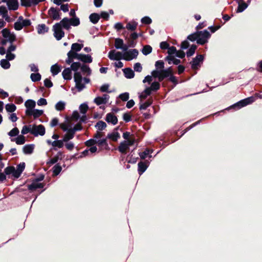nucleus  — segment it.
<instances>
[{
	"instance_id": "50",
	"label": "nucleus",
	"mask_w": 262,
	"mask_h": 262,
	"mask_svg": "<svg viewBox=\"0 0 262 262\" xmlns=\"http://www.w3.org/2000/svg\"><path fill=\"white\" fill-rule=\"evenodd\" d=\"M0 64L1 67L5 69H8L10 67V64L7 59H2Z\"/></svg>"
},
{
	"instance_id": "3",
	"label": "nucleus",
	"mask_w": 262,
	"mask_h": 262,
	"mask_svg": "<svg viewBox=\"0 0 262 262\" xmlns=\"http://www.w3.org/2000/svg\"><path fill=\"white\" fill-rule=\"evenodd\" d=\"M62 27V26L60 21L59 23H56L53 26L54 36L58 40H60L64 35Z\"/></svg>"
},
{
	"instance_id": "43",
	"label": "nucleus",
	"mask_w": 262,
	"mask_h": 262,
	"mask_svg": "<svg viewBox=\"0 0 262 262\" xmlns=\"http://www.w3.org/2000/svg\"><path fill=\"white\" fill-rule=\"evenodd\" d=\"M68 53L69 54V56L72 57L73 60L77 59L80 60L81 54L77 53V52H74L73 51H70L68 52Z\"/></svg>"
},
{
	"instance_id": "55",
	"label": "nucleus",
	"mask_w": 262,
	"mask_h": 262,
	"mask_svg": "<svg viewBox=\"0 0 262 262\" xmlns=\"http://www.w3.org/2000/svg\"><path fill=\"white\" fill-rule=\"evenodd\" d=\"M196 49V46L195 45H192L189 49L188 51L187 52V56H191L193 55L195 52V51Z\"/></svg>"
},
{
	"instance_id": "23",
	"label": "nucleus",
	"mask_w": 262,
	"mask_h": 262,
	"mask_svg": "<svg viewBox=\"0 0 262 262\" xmlns=\"http://www.w3.org/2000/svg\"><path fill=\"white\" fill-rule=\"evenodd\" d=\"M75 134L70 129L67 133L63 136L62 140L63 142H67L69 140L72 139L74 137Z\"/></svg>"
},
{
	"instance_id": "49",
	"label": "nucleus",
	"mask_w": 262,
	"mask_h": 262,
	"mask_svg": "<svg viewBox=\"0 0 262 262\" xmlns=\"http://www.w3.org/2000/svg\"><path fill=\"white\" fill-rule=\"evenodd\" d=\"M151 51L152 48L149 45L145 46L142 50V53L145 55L149 54L151 52Z\"/></svg>"
},
{
	"instance_id": "2",
	"label": "nucleus",
	"mask_w": 262,
	"mask_h": 262,
	"mask_svg": "<svg viewBox=\"0 0 262 262\" xmlns=\"http://www.w3.org/2000/svg\"><path fill=\"white\" fill-rule=\"evenodd\" d=\"M62 28L66 30H69L71 26H78L80 24V20L77 17L68 18L65 17L60 21Z\"/></svg>"
},
{
	"instance_id": "44",
	"label": "nucleus",
	"mask_w": 262,
	"mask_h": 262,
	"mask_svg": "<svg viewBox=\"0 0 262 262\" xmlns=\"http://www.w3.org/2000/svg\"><path fill=\"white\" fill-rule=\"evenodd\" d=\"M95 127L98 130H102L105 128L106 127V124L102 121H99L96 123Z\"/></svg>"
},
{
	"instance_id": "58",
	"label": "nucleus",
	"mask_w": 262,
	"mask_h": 262,
	"mask_svg": "<svg viewBox=\"0 0 262 262\" xmlns=\"http://www.w3.org/2000/svg\"><path fill=\"white\" fill-rule=\"evenodd\" d=\"M151 153L149 149H146L144 151L139 154V156L142 159H144Z\"/></svg>"
},
{
	"instance_id": "29",
	"label": "nucleus",
	"mask_w": 262,
	"mask_h": 262,
	"mask_svg": "<svg viewBox=\"0 0 262 262\" xmlns=\"http://www.w3.org/2000/svg\"><path fill=\"white\" fill-rule=\"evenodd\" d=\"M149 89H150L146 88L145 90L140 94V101H144V100H145L148 96L150 95L151 93Z\"/></svg>"
},
{
	"instance_id": "27",
	"label": "nucleus",
	"mask_w": 262,
	"mask_h": 262,
	"mask_svg": "<svg viewBox=\"0 0 262 262\" xmlns=\"http://www.w3.org/2000/svg\"><path fill=\"white\" fill-rule=\"evenodd\" d=\"M123 71L125 77L127 78L130 79L135 76L134 71L130 68H125Z\"/></svg>"
},
{
	"instance_id": "40",
	"label": "nucleus",
	"mask_w": 262,
	"mask_h": 262,
	"mask_svg": "<svg viewBox=\"0 0 262 262\" xmlns=\"http://www.w3.org/2000/svg\"><path fill=\"white\" fill-rule=\"evenodd\" d=\"M147 166L143 162H139L138 163V171L140 175H141L147 169Z\"/></svg>"
},
{
	"instance_id": "59",
	"label": "nucleus",
	"mask_w": 262,
	"mask_h": 262,
	"mask_svg": "<svg viewBox=\"0 0 262 262\" xmlns=\"http://www.w3.org/2000/svg\"><path fill=\"white\" fill-rule=\"evenodd\" d=\"M187 38L192 41L196 40V42L198 43V32L189 35L188 36Z\"/></svg>"
},
{
	"instance_id": "60",
	"label": "nucleus",
	"mask_w": 262,
	"mask_h": 262,
	"mask_svg": "<svg viewBox=\"0 0 262 262\" xmlns=\"http://www.w3.org/2000/svg\"><path fill=\"white\" fill-rule=\"evenodd\" d=\"M19 133V130L17 128L15 127L13 128L10 132H9L8 135L11 137L16 136Z\"/></svg>"
},
{
	"instance_id": "10",
	"label": "nucleus",
	"mask_w": 262,
	"mask_h": 262,
	"mask_svg": "<svg viewBox=\"0 0 262 262\" xmlns=\"http://www.w3.org/2000/svg\"><path fill=\"white\" fill-rule=\"evenodd\" d=\"M108 58L112 60L123 59V53L116 51L115 50L110 51L108 55Z\"/></svg>"
},
{
	"instance_id": "48",
	"label": "nucleus",
	"mask_w": 262,
	"mask_h": 262,
	"mask_svg": "<svg viewBox=\"0 0 262 262\" xmlns=\"http://www.w3.org/2000/svg\"><path fill=\"white\" fill-rule=\"evenodd\" d=\"M63 141L62 140H55L52 142V145L53 147L62 148L63 146Z\"/></svg>"
},
{
	"instance_id": "15",
	"label": "nucleus",
	"mask_w": 262,
	"mask_h": 262,
	"mask_svg": "<svg viewBox=\"0 0 262 262\" xmlns=\"http://www.w3.org/2000/svg\"><path fill=\"white\" fill-rule=\"evenodd\" d=\"M172 74V70L171 67L166 69L161 70V76L159 77V81H162L165 78L167 77Z\"/></svg>"
},
{
	"instance_id": "61",
	"label": "nucleus",
	"mask_w": 262,
	"mask_h": 262,
	"mask_svg": "<svg viewBox=\"0 0 262 262\" xmlns=\"http://www.w3.org/2000/svg\"><path fill=\"white\" fill-rule=\"evenodd\" d=\"M81 70L82 72L87 73L88 75H90L91 74V69L88 66L86 65L81 66Z\"/></svg>"
},
{
	"instance_id": "54",
	"label": "nucleus",
	"mask_w": 262,
	"mask_h": 262,
	"mask_svg": "<svg viewBox=\"0 0 262 262\" xmlns=\"http://www.w3.org/2000/svg\"><path fill=\"white\" fill-rule=\"evenodd\" d=\"M15 142L17 144L21 145L25 142V138L24 136L20 135L15 139Z\"/></svg>"
},
{
	"instance_id": "25",
	"label": "nucleus",
	"mask_w": 262,
	"mask_h": 262,
	"mask_svg": "<svg viewBox=\"0 0 262 262\" xmlns=\"http://www.w3.org/2000/svg\"><path fill=\"white\" fill-rule=\"evenodd\" d=\"M62 76L64 79L66 80H70L72 78V75H71V70L70 68H66L65 69L62 73Z\"/></svg>"
},
{
	"instance_id": "31",
	"label": "nucleus",
	"mask_w": 262,
	"mask_h": 262,
	"mask_svg": "<svg viewBox=\"0 0 262 262\" xmlns=\"http://www.w3.org/2000/svg\"><path fill=\"white\" fill-rule=\"evenodd\" d=\"M34 149L33 144L26 145L23 147V152L25 154H31L32 153Z\"/></svg>"
},
{
	"instance_id": "42",
	"label": "nucleus",
	"mask_w": 262,
	"mask_h": 262,
	"mask_svg": "<svg viewBox=\"0 0 262 262\" xmlns=\"http://www.w3.org/2000/svg\"><path fill=\"white\" fill-rule=\"evenodd\" d=\"M25 105L26 108H34L36 105V102L33 100L29 99L25 102Z\"/></svg>"
},
{
	"instance_id": "38",
	"label": "nucleus",
	"mask_w": 262,
	"mask_h": 262,
	"mask_svg": "<svg viewBox=\"0 0 262 262\" xmlns=\"http://www.w3.org/2000/svg\"><path fill=\"white\" fill-rule=\"evenodd\" d=\"M90 19L93 24H96L100 19V15L97 13H92L90 15Z\"/></svg>"
},
{
	"instance_id": "47",
	"label": "nucleus",
	"mask_w": 262,
	"mask_h": 262,
	"mask_svg": "<svg viewBox=\"0 0 262 262\" xmlns=\"http://www.w3.org/2000/svg\"><path fill=\"white\" fill-rule=\"evenodd\" d=\"M30 78L33 82L39 81L41 79V75L38 73H32L31 74Z\"/></svg>"
},
{
	"instance_id": "16",
	"label": "nucleus",
	"mask_w": 262,
	"mask_h": 262,
	"mask_svg": "<svg viewBox=\"0 0 262 262\" xmlns=\"http://www.w3.org/2000/svg\"><path fill=\"white\" fill-rule=\"evenodd\" d=\"M115 47L117 49H122L125 51L127 50V46L124 45L123 41L122 39L116 38L115 41Z\"/></svg>"
},
{
	"instance_id": "6",
	"label": "nucleus",
	"mask_w": 262,
	"mask_h": 262,
	"mask_svg": "<svg viewBox=\"0 0 262 262\" xmlns=\"http://www.w3.org/2000/svg\"><path fill=\"white\" fill-rule=\"evenodd\" d=\"M30 25L31 21L29 19H24L22 17H19L14 24V28L16 30H20L24 27L29 26Z\"/></svg>"
},
{
	"instance_id": "11",
	"label": "nucleus",
	"mask_w": 262,
	"mask_h": 262,
	"mask_svg": "<svg viewBox=\"0 0 262 262\" xmlns=\"http://www.w3.org/2000/svg\"><path fill=\"white\" fill-rule=\"evenodd\" d=\"M255 100L253 97H250L242 100L239 101L235 104L233 106L237 107L238 108H241L244 106H245L249 104L252 103Z\"/></svg>"
},
{
	"instance_id": "39",
	"label": "nucleus",
	"mask_w": 262,
	"mask_h": 262,
	"mask_svg": "<svg viewBox=\"0 0 262 262\" xmlns=\"http://www.w3.org/2000/svg\"><path fill=\"white\" fill-rule=\"evenodd\" d=\"M65 106L66 103L64 101H60L55 104V107L57 111H61L65 108Z\"/></svg>"
},
{
	"instance_id": "37",
	"label": "nucleus",
	"mask_w": 262,
	"mask_h": 262,
	"mask_svg": "<svg viewBox=\"0 0 262 262\" xmlns=\"http://www.w3.org/2000/svg\"><path fill=\"white\" fill-rule=\"evenodd\" d=\"M37 29L38 34H44L48 31V28L45 24L38 25Z\"/></svg>"
},
{
	"instance_id": "45",
	"label": "nucleus",
	"mask_w": 262,
	"mask_h": 262,
	"mask_svg": "<svg viewBox=\"0 0 262 262\" xmlns=\"http://www.w3.org/2000/svg\"><path fill=\"white\" fill-rule=\"evenodd\" d=\"M5 108L7 112L13 113L16 110V107L14 104L8 103L6 105Z\"/></svg>"
},
{
	"instance_id": "33",
	"label": "nucleus",
	"mask_w": 262,
	"mask_h": 262,
	"mask_svg": "<svg viewBox=\"0 0 262 262\" xmlns=\"http://www.w3.org/2000/svg\"><path fill=\"white\" fill-rule=\"evenodd\" d=\"M123 138L125 139L124 141H130L133 140L134 143L136 141L134 136L130 134V133L126 132L123 134Z\"/></svg>"
},
{
	"instance_id": "8",
	"label": "nucleus",
	"mask_w": 262,
	"mask_h": 262,
	"mask_svg": "<svg viewBox=\"0 0 262 262\" xmlns=\"http://www.w3.org/2000/svg\"><path fill=\"white\" fill-rule=\"evenodd\" d=\"M138 55V51L136 49H131L123 53V59L127 61L136 58Z\"/></svg>"
},
{
	"instance_id": "35",
	"label": "nucleus",
	"mask_w": 262,
	"mask_h": 262,
	"mask_svg": "<svg viewBox=\"0 0 262 262\" xmlns=\"http://www.w3.org/2000/svg\"><path fill=\"white\" fill-rule=\"evenodd\" d=\"M83 44H79L78 43H74L72 45L71 50L70 51H73L74 52H79L83 48Z\"/></svg>"
},
{
	"instance_id": "51",
	"label": "nucleus",
	"mask_w": 262,
	"mask_h": 262,
	"mask_svg": "<svg viewBox=\"0 0 262 262\" xmlns=\"http://www.w3.org/2000/svg\"><path fill=\"white\" fill-rule=\"evenodd\" d=\"M147 89H150V93L151 91H157L160 88V84L158 82H154L152 83L150 87L146 88Z\"/></svg>"
},
{
	"instance_id": "46",
	"label": "nucleus",
	"mask_w": 262,
	"mask_h": 262,
	"mask_svg": "<svg viewBox=\"0 0 262 262\" xmlns=\"http://www.w3.org/2000/svg\"><path fill=\"white\" fill-rule=\"evenodd\" d=\"M89 109V106L86 103H83L79 106V110L81 114L85 115Z\"/></svg>"
},
{
	"instance_id": "52",
	"label": "nucleus",
	"mask_w": 262,
	"mask_h": 262,
	"mask_svg": "<svg viewBox=\"0 0 262 262\" xmlns=\"http://www.w3.org/2000/svg\"><path fill=\"white\" fill-rule=\"evenodd\" d=\"M61 169L62 168L60 165H55L53 168V176H57L60 172Z\"/></svg>"
},
{
	"instance_id": "26",
	"label": "nucleus",
	"mask_w": 262,
	"mask_h": 262,
	"mask_svg": "<svg viewBox=\"0 0 262 262\" xmlns=\"http://www.w3.org/2000/svg\"><path fill=\"white\" fill-rule=\"evenodd\" d=\"M61 67L58 64H55L51 67V72L53 76L58 74L61 71Z\"/></svg>"
},
{
	"instance_id": "9",
	"label": "nucleus",
	"mask_w": 262,
	"mask_h": 262,
	"mask_svg": "<svg viewBox=\"0 0 262 262\" xmlns=\"http://www.w3.org/2000/svg\"><path fill=\"white\" fill-rule=\"evenodd\" d=\"M31 134L35 136H43L45 134V128L42 125H32Z\"/></svg>"
},
{
	"instance_id": "22",
	"label": "nucleus",
	"mask_w": 262,
	"mask_h": 262,
	"mask_svg": "<svg viewBox=\"0 0 262 262\" xmlns=\"http://www.w3.org/2000/svg\"><path fill=\"white\" fill-rule=\"evenodd\" d=\"M43 187V185L38 182L37 180L34 181L31 184L29 185L28 188L30 190H34L37 188H42Z\"/></svg>"
},
{
	"instance_id": "18",
	"label": "nucleus",
	"mask_w": 262,
	"mask_h": 262,
	"mask_svg": "<svg viewBox=\"0 0 262 262\" xmlns=\"http://www.w3.org/2000/svg\"><path fill=\"white\" fill-rule=\"evenodd\" d=\"M238 8L236 12L241 13L243 12L248 7V4H246L243 1H237Z\"/></svg>"
},
{
	"instance_id": "14",
	"label": "nucleus",
	"mask_w": 262,
	"mask_h": 262,
	"mask_svg": "<svg viewBox=\"0 0 262 262\" xmlns=\"http://www.w3.org/2000/svg\"><path fill=\"white\" fill-rule=\"evenodd\" d=\"M204 57L202 55H198L195 58L193 59L191 62V68L193 69H196L200 66V63L203 61Z\"/></svg>"
},
{
	"instance_id": "41",
	"label": "nucleus",
	"mask_w": 262,
	"mask_h": 262,
	"mask_svg": "<svg viewBox=\"0 0 262 262\" xmlns=\"http://www.w3.org/2000/svg\"><path fill=\"white\" fill-rule=\"evenodd\" d=\"M8 11L6 7L5 6H1L0 7V15L2 16V17L7 20L8 18V16L7 15Z\"/></svg>"
},
{
	"instance_id": "64",
	"label": "nucleus",
	"mask_w": 262,
	"mask_h": 262,
	"mask_svg": "<svg viewBox=\"0 0 262 262\" xmlns=\"http://www.w3.org/2000/svg\"><path fill=\"white\" fill-rule=\"evenodd\" d=\"M119 98L123 101H127L129 98V94L128 93H124L119 95Z\"/></svg>"
},
{
	"instance_id": "62",
	"label": "nucleus",
	"mask_w": 262,
	"mask_h": 262,
	"mask_svg": "<svg viewBox=\"0 0 262 262\" xmlns=\"http://www.w3.org/2000/svg\"><path fill=\"white\" fill-rule=\"evenodd\" d=\"M141 22L145 24H150L151 23V19L148 16H145L141 19Z\"/></svg>"
},
{
	"instance_id": "1",
	"label": "nucleus",
	"mask_w": 262,
	"mask_h": 262,
	"mask_svg": "<svg viewBox=\"0 0 262 262\" xmlns=\"http://www.w3.org/2000/svg\"><path fill=\"white\" fill-rule=\"evenodd\" d=\"M81 64L79 62H74L71 64V70L74 71V81L75 82L76 88L78 92L81 91L84 88V84L90 82V79L87 78H82L81 73L77 71L81 69Z\"/></svg>"
},
{
	"instance_id": "21",
	"label": "nucleus",
	"mask_w": 262,
	"mask_h": 262,
	"mask_svg": "<svg viewBox=\"0 0 262 262\" xmlns=\"http://www.w3.org/2000/svg\"><path fill=\"white\" fill-rule=\"evenodd\" d=\"M7 4L10 10H15L18 8V4L17 0H9Z\"/></svg>"
},
{
	"instance_id": "20",
	"label": "nucleus",
	"mask_w": 262,
	"mask_h": 262,
	"mask_svg": "<svg viewBox=\"0 0 262 262\" xmlns=\"http://www.w3.org/2000/svg\"><path fill=\"white\" fill-rule=\"evenodd\" d=\"M106 121L108 123H112L115 125L118 122L117 118L116 116L112 113H109L106 115Z\"/></svg>"
},
{
	"instance_id": "24",
	"label": "nucleus",
	"mask_w": 262,
	"mask_h": 262,
	"mask_svg": "<svg viewBox=\"0 0 262 262\" xmlns=\"http://www.w3.org/2000/svg\"><path fill=\"white\" fill-rule=\"evenodd\" d=\"M152 103V100L148 99L146 102H144L143 101H140L139 104V108L140 110H146L149 106H150Z\"/></svg>"
},
{
	"instance_id": "19",
	"label": "nucleus",
	"mask_w": 262,
	"mask_h": 262,
	"mask_svg": "<svg viewBox=\"0 0 262 262\" xmlns=\"http://www.w3.org/2000/svg\"><path fill=\"white\" fill-rule=\"evenodd\" d=\"M49 14L54 19H59L60 18L59 12L53 8L49 10Z\"/></svg>"
},
{
	"instance_id": "53",
	"label": "nucleus",
	"mask_w": 262,
	"mask_h": 262,
	"mask_svg": "<svg viewBox=\"0 0 262 262\" xmlns=\"http://www.w3.org/2000/svg\"><path fill=\"white\" fill-rule=\"evenodd\" d=\"M60 127L64 132H68L72 128L71 125L69 123H64L60 124Z\"/></svg>"
},
{
	"instance_id": "12",
	"label": "nucleus",
	"mask_w": 262,
	"mask_h": 262,
	"mask_svg": "<svg viewBox=\"0 0 262 262\" xmlns=\"http://www.w3.org/2000/svg\"><path fill=\"white\" fill-rule=\"evenodd\" d=\"M255 100L253 97H250L242 100L239 101L235 104L233 106L237 107L238 108H241L244 106H245L249 104L252 103Z\"/></svg>"
},
{
	"instance_id": "17",
	"label": "nucleus",
	"mask_w": 262,
	"mask_h": 262,
	"mask_svg": "<svg viewBox=\"0 0 262 262\" xmlns=\"http://www.w3.org/2000/svg\"><path fill=\"white\" fill-rule=\"evenodd\" d=\"M25 167V163L23 162L20 163L17 166L16 169H15L16 172H15V178H18L20 176L21 173L24 170Z\"/></svg>"
},
{
	"instance_id": "30",
	"label": "nucleus",
	"mask_w": 262,
	"mask_h": 262,
	"mask_svg": "<svg viewBox=\"0 0 262 262\" xmlns=\"http://www.w3.org/2000/svg\"><path fill=\"white\" fill-rule=\"evenodd\" d=\"M80 60L84 63H91L92 62V58L90 55L81 54Z\"/></svg>"
},
{
	"instance_id": "5",
	"label": "nucleus",
	"mask_w": 262,
	"mask_h": 262,
	"mask_svg": "<svg viewBox=\"0 0 262 262\" xmlns=\"http://www.w3.org/2000/svg\"><path fill=\"white\" fill-rule=\"evenodd\" d=\"M3 37L5 38V40L2 41V44L5 45L7 41L10 42H12L15 40L16 37L14 33H11L7 29H4L2 31Z\"/></svg>"
},
{
	"instance_id": "28",
	"label": "nucleus",
	"mask_w": 262,
	"mask_h": 262,
	"mask_svg": "<svg viewBox=\"0 0 262 262\" xmlns=\"http://www.w3.org/2000/svg\"><path fill=\"white\" fill-rule=\"evenodd\" d=\"M166 59L167 60L169 64L173 63L176 65H178L180 63L179 59H176L174 56L171 55H168L166 57Z\"/></svg>"
},
{
	"instance_id": "32",
	"label": "nucleus",
	"mask_w": 262,
	"mask_h": 262,
	"mask_svg": "<svg viewBox=\"0 0 262 262\" xmlns=\"http://www.w3.org/2000/svg\"><path fill=\"white\" fill-rule=\"evenodd\" d=\"M5 173L7 175L12 174L15 178V168L13 166L7 167L4 169Z\"/></svg>"
},
{
	"instance_id": "36",
	"label": "nucleus",
	"mask_w": 262,
	"mask_h": 262,
	"mask_svg": "<svg viewBox=\"0 0 262 262\" xmlns=\"http://www.w3.org/2000/svg\"><path fill=\"white\" fill-rule=\"evenodd\" d=\"M137 25V23L135 21H132L127 24L126 28L128 30L134 31L136 29Z\"/></svg>"
},
{
	"instance_id": "56",
	"label": "nucleus",
	"mask_w": 262,
	"mask_h": 262,
	"mask_svg": "<svg viewBox=\"0 0 262 262\" xmlns=\"http://www.w3.org/2000/svg\"><path fill=\"white\" fill-rule=\"evenodd\" d=\"M31 130H32V125H29V126L25 125L23 127L21 133L23 135L27 134V133H28L29 132L31 133Z\"/></svg>"
},
{
	"instance_id": "34",
	"label": "nucleus",
	"mask_w": 262,
	"mask_h": 262,
	"mask_svg": "<svg viewBox=\"0 0 262 262\" xmlns=\"http://www.w3.org/2000/svg\"><path fill=\"white\" fill-rule=\"evenodd\" d=\"M120 134L117 132H114L107 135V138L114 141H116L120 138Z\"/></svg>"
},
{
	"instance_id": "13",
	"label": "nucleus",
	"mask_w": 262,
	"mask_h": 262,
	"mask_svg": "<svg viewBox=\"0 0 262 262\" xmlns=\"http://www.w3.org/2000/svg\"><path fill=\"white\" fill-rule=\"evenodd\" d=\"M110 96L107 94H104L101 97H97L94 100V102L97 105L101 104H105L107 103L109 100Z\"/></svg>"
},
{
	"instance_id": "7",
	"label": "nucleus",
	"mask_w": 262,
	"mask_h": 262,
	"mask_svg": "<svg viewBox=\"0 0 262 262\" xmlns=\"http://www.w3.org/2000/svg\"><path fill=\"white\" fill-rule=\"evenodd\" d=\"M133 140L130 141H123L121 142L118 147L119 151L123 154H126L127 150L129 149V146L134 144Z\"/></svg>"
},
{
	"instance_id": "63",
	"label": "nucleus",
	"mask_w": 262,
	"mask_h": 262,
	"mask_svg": "<svg viewBox=\"0 0 262 262\" xmlns=\"http://www.w3.org/2000/svg\"><path fill=\"white\" fill-rule=\"evenodd\" d=\"M155 66L157 69H162L164 67V63L162 60H158L156 62Z\"/></svg>"
},
{
	"instance_id": "57",
	"label": "nucleus",
	"mask_w": 262,
	"mask_h": 262,
	"mask_svg": "<svg viewBox=\"0 0 262 262\" xmlns=\"http://www.w3.org/2000/svg\"><path fill=\"white\" fill-rule=\"evenodd\" d=\"M43 112L42 110H39L37 109H34V111H33V113L32 116L34 118H36L37 117H39V116H41L43 114Z\"/></svg>"
},
{
	"instance_id": "4",
	"label": "nucleus",
	"mask_w": 262,
	"mask_h": 262,
	"mask_svg": "<svg viewBox=\"0 0 262 262\" xmlns=\"http://www.w3.org/2000/svg\"><path fill=\"white\" fill-rule=\"evenodd\" d=\"M198 43L200 45H204L207 42L210 37V34L207 30L198 32Z\"/></svg>"
}]
</instances>
